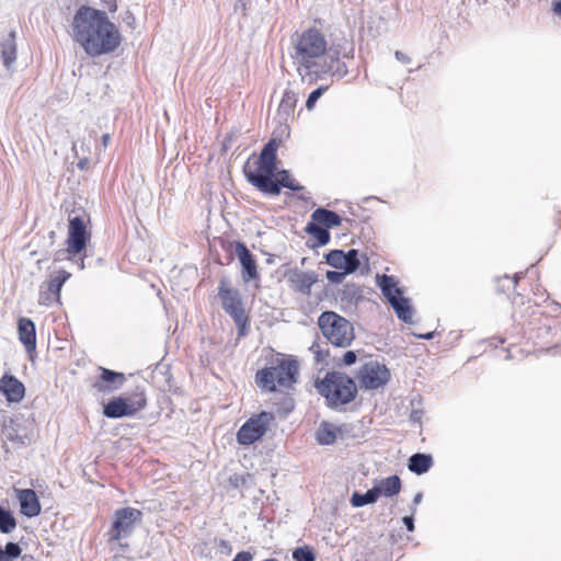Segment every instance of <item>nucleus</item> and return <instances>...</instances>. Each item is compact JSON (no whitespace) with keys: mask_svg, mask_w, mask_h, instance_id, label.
<instances>
[{"mask_svg":"<svg viewBox=\"0 0 561 561\" xmlns=\"http://www.w3.org/2000/svg\"><path fill=\"white\" fill-rule=\"evenodd\" d=\"M72 38L93 58L114 53L122 43V35L106 12L88 5L75 13Z\"/></svg>","mask_w":561,"mask_h":561,"instance_id":"f257e3e1","label":"nucleus"},{"mask_svg":"<svg viewBox=\"0 0 561 561\" xmlns=\"http://www.w3.org/2000/svg\"><path fill=\"white\" fill-rule=\"evenodd\" d=\"M279 142V139L272 137L263 146L256 162L257 168L255 170L244 168L245 179L265 195L278 196L283 188H288L293 192H300L298 198L307 202L310 196L305 192V186L296 182L289 170H278L277 149Z\"/></svg>","mask_w":561,"mask_h":561,"instance_id":"f03ea898","label":"nucleus"},{"mask_svg":"<svg viewBox=\"0 0 561 561\" xmlns=\"http://www.w3.org/2000/svg\"><path fill=\"white\" fill-rule=\"evenodd\" d=\"M314 388L325 399V405L331 410L353 402L358 392L355 380L339 370L328 371L322 379H317Z\"/></svg>","mask_w":561,"mask_h":561,"instance_id":"7ed1b4c3","label":"nucleus"},{"mask_svg":"<svg viewBox=\"0 0 561 561\" xmlns=\"http://www.w3.org/2000/svg\"><path fill=\"white\" fill-rule=\"evenodd\" d=\"M327 46L325 37L314 27L308 28L298 37L295 49L299 64L298 72L302 80L313 82V75L321 65L318 59L325 55Z\"/></svg>","mask_w":561,"mask_h":561,"instance_id":"20e7f679","label":"nucleus"},{"mask_svg":"<svg viewBox=\"0 0 561 561\" xmlns=\"http://www.w3.org/2000/svg\"><path fill=\"white\" fill-rule=\"evenodd\" d=\"M299 374L298 360L295 356L277 358L275 365L259 369L255 382L263 390L276 391V382L280 387L290 388L297 382Z\"/></svg>","mask_w":561,"mask_h":561,"instance_id":"39448f33","label":"nucleus"},{"mask_svg":"<svg viewBox=\"0 0 561 561\" xmlns=\"http://www.w3.org/2000/svg\"><path fill=\"white\" fill-rule=\"evenodd\" d=\"M318 327L325 340L335 347L346 348L355 340L352 322L335 311L321 312Z\"/></svg>","mask_w":561,"mask_h":561,"instance_id":"423d86ee","label":"nucleus"},{"mask_svg":"<svg viewBox=\"0 0 561 561\" xmlns=\"http://www.w3.org/2000/svg\"><path fill=\"white\" fill-rule=\"evenodd\" d=\"M146 405L147 399L144 391L113 397L106 404H104L103 415L107 419L129 417L145 409Z\"/></svg>","mask_w":561,"mask_h":561,"instance_id":"0eeeda50","label":"nucleus"},{"mask_svg":"<svg viewBox=\"0 0 561 561\" xmlns=\"http://www.w3.org/2000/svg\"><path fill=\"white\" fill-rule=\"evenodd\" d=\"M273 421L274 415L271 412L262 411L259 414L252 415L238 430L237 443L242 446H249L260 440Z\"/></svg>","mask_w":561,"mask_h":561,"instance_id":"6e6552de","label":"nucleus"},{"mask_svg":"<svg viewBox=\"0 0 561 561\" xmlns=\"http://www.w3.org/2000/svg\"><path fill=\"white\" fill-rule=\"evenodd\" d=\"M33 433V422L24 419L23 415H14L2 423V438L3 442H11L16 447H24L31 443ZM8 453L7 445L3 444Z\"/></svg>","mask_w":561,"mask_h":561,"instance_id":"1a4fd4ad","label":"nucleus"},{"mask_svg":"<svg viewBox=\"0 0 561 561\" xmlns=\"http://www.w3.org/2000/svg\"><path fill=\"white\" fill-rule=\"evenodd\" d=\"M142 513L134 507L118 508L114 513V519L108 531L110 541H118L122 538L129 537L135 524L140 522Z\"/></svg>","mask_w":561,"mask_h":561,"instance_id":"9d476101","label":"nucleus"},{"mask_svg":"<svg viewBox=\"0 0 561 561\" xmlns=\"http://www.w3.org/2000/svg\"><path fill=\"white\" fill-rule=\"evenodd\" d=\"M390 370L378 362L365 363L357 373L360 386L367 390H376L383 387L390 380Z\"/></svg>","mask_w":561,"mask_h":561,"instance_id":"9b49d317","label":"nucleus"},{"mask_svg":"<svg viewBox=\"0 0 561 561\" xmlns=\"http://www.w3.org/2000/svg\"><path fill=\"white\" fill-rule=\"evenodd\" d=\"M90 240V233L87 230L84 218L80 215L69 217L67 252L69 254H79L85 250Z\"/></svg>","mask_w":561,"mask_h":561,"instance_id":"f8f14e48","label":"nucleus"},{"mask_svg":"<svg viewBox=\"0 0 561 561\" xmlns=\"http://www.w3.org/2000/svg\"><path fill=\"white\" fill-rule=\"evenodd\" d=\"M125 382V374L100 367V375L92 382L91 387L99 393L108 394L121 389Z\"/></svg>","mask_w":561,"mask_h":561,"instance_id":"ddd939ff","label":"nucleus"},{"mask_svg":"<svg viewBox=\"0 0 561 561\" xmlns=\"http://www.w3.org/2000/svg\"><path fill=\"white\" fill-rule=\"evenodd\" d=\"M236 254L241 265V274L244 283L260 278L256 261L244 242H236Z\"/></svg>","mask_w":561,"mask_h":561,"instance_id":"4468645a","label":"nucleus"},{"mask_svg":"<svg viewBox=\"0 0 561 561\" xmlns=\"http://www.w3.org/2000/svg\"><path fill=\"white\" fill-rule=\"evenodd\" d=\"M286 277L294 291L306 296L311 294V287L318 282L316 272H304L298 268L288 271Z\"/></svg>","mask_w":561,"mask_h":561,"instance_id":"2eb2a0df","label":"nucleus"},{"mask_svg":"<svg viewBox=\"0 0 561 561\" xmlns=\"http://www.w3.org/2000/svg\"><path fill=\"white\" fill-rule=\"evenodd\" d=\"M0 393L9 403H20L25 396V386L14 375L5 373L0 378Z\"/></svg>","mask_w":561,"mask_h":561,"instance_id":"dca6fc26","label":"nucleus"},{"mask_svg":"<svg viewBox=\"0 0 561 561\" xmlns=\"http://www.w3.org/2000/svg\"><path fill=\"white\" fill-rule=\"evenodd\" d=\"M71 274L60 270L49 282L46 290L39 293V305L49 306L53 301L60 300V291L64 284L70 278Z\"/></svg>","mask_w":561,"mask_h":561,"instance_id":"f3484780","label":"nucleus"},{"mask_svg":"<svg viewBox=\"0 0 561 561\" xmlns=\"http://www.w3.org/2000/svg\"><path fill=\"white\" fill-rule=\"evenodd\" d=\"M20 502V513L27 517H36L42 512V505L33 489H15Z\"/></svg>","mask_w":561,"mask_h":561,"instance_id":"a211bd4d","label":"nucleus"},{"mask_svg":"<svg viewBox=\"0 0 561 561\" xmlns=\"http://www.w3.org/2000/svg\"><path fill=\"white\" fill-rule=\"evenodd\" d=\"M348 72L347 66L344 61H341L339 56L335 57L330 55L329 60L323 59V62L318 67L313 75V81L322 79L325 75H332L339 79L345 77Z\"/></svg>","mask_w":561,"mask_h":561,"instance_id":"6ab92c4d","label":"nucleus"},{"mask_svg":"<svg viewBox=\"0 0 561 561\" xmlns=\"http://www.w3.org/2000/svg\"><path fill=\"white\" fill-rule=\"evenodd\" d=\"M19 340L27 353L36 350V327L33 320L22 317L18 320Z\"/></svg>","mask_w":561,"mask_h":561,"instance_id":"aec40b11","label":"nucleus"},{"mask_svg":"<svg viewBox=\"0 0 561 561\" xmlns=\"http://www.w3.org/2000/svg\"><path fill=\"white\" fill-rule=\"evenodd\" d=\"M0 57L3 66L10 69L18 57L16 32L10 31L7 36L0 39Z\"/></svg>","mask_w":561,"mask_h":561,"instance_id":"412c9836","label":"nucleus"},{"mask_svg":"<svg viewBox=\"0 0 561 561\" xmlns=\"http://www.w3.org/2000/svg\"><path fill=\"white\" fill-rule=\"evenodd\" d=\"M346 424L335 426L328 421H322L316 432V440L322 446L333 445L337 435H343L346 432Z\"/></svg>","mask_w":561,"mask_h":561,"instance_id":"4be33fe9","label":"nucleus"},{"mask_svg":"<svg viewBox=\"0 0 561 561\" xmlns=\"http://www.w3.org/2000/svg\"><path fill=\"white\" fill-rule=\"evenodd\" d=\"M218 297L222 308L243 304L241 293L239 289L231 287L227 276H222L219 279Z\"/></svg>","mask_w":561,"mask_h":561,"instance_id":"5701e85b","label":"nucleus"},{"mask_svg":"<svg viewBox=\"0 0 561 561\" xmlns=\"http://www.w3.org/2000/svg\"><path fill=\"white\" fill-rule=\"evenodd\" d=\"M377 284L388 304L404 295L398 279L393 275H377Z\"/></svg>","mask_w":561,"mask_h":561,"instance_id":"b1692460","label":"nucleus"},{"mask_svg":"<svg viewBox=\"0 0 561 561\" xmlns=\"http://www.w3.org/2000/svg\"><path fill=\"white\" fill-rule=\"evenodd\" d=\"M222 309L233 320L238 330V336H247L249 334L250 317L247 314L245 309L243 308V304L226 307Z\"/></svg>","mask_w":561,"mask_h":561,"instance_id":"393cba45","label":"nucleus"},{"mask_svg":"<svg viewBox=\"0 0 561 561\" xmlns=\"http://www.w3.org/2000/svg\"><path fill=\"white\" fill-rule=\"evenodd\" d=\"M374 488L377 489L378 496L392 497L401 491L402 483L401 479L397 474L389 476L387 478L376 480Z\"/></svg>","mask_w":561,"mask_h":561,"instance_id":"a878e982","label":"nucleus"},{"mask_svg":"<svg viewBox=\"0 0 561 561\" xmlns=\"http://www.w3.org/2000/svg\"><path fill=\"white\" fill-rule=\"evenodd\" d=\"M433 467V457L425 453H415L408 460V469L417 474H424Z\"/></svg>","mask_w":561,"mask_h":561,"instance_id":"bb28decb","label":"nucleus"},{"mask_svg":"<svg viewBox=\"0 0 561 561\" xmlns=\"http://www.w3.org/2000/svg\"><path fill=\"white\" fill-rule=\"evenodd\" d=\"M311 218L313 221L320 222L322 226H324L328 230L331 228H335L341 226L342 218L341 216L330 209H327L324 207H319L311 214Z\"/></svg>","mask_w":561,"mask_h":561,"instance_id":"cd10ccee","label":"nucleus"},{"mask_svg":"<svg viewBox=\"0 0 561 561\" xmlns=\"http://www.w3.org/2000/svg\"><path fill=\"white\" fill-rule=\"evenodd\" d=\"M397 314L398 319L404 323L411 324L413 322V306L410 298L404 295L389 304Z\"/></svg>","mask_w":561,"mask_h":561,"instance_id":"c85d7f7f","label":"nucleus"},{"mask_svg":"<svg viewBox=\"0 0 561 561\" xmlns=\"http://www.w3.org/2000/svg\"><path fill=\"white\" fill-rule=\"evenodd\" d=\"M339 297L343 304L357 306L358 302L363 300V290L354 283H346L343 285Z\"/></svg>","mask_w":561,"mask_h":561,"instance_id":"c756f323","label":"nucleus"},{"mask_svg":"<svg viewBox=\"0 0 561 561\" xmlns=\"http://www.w3.org/2000/svg\"><path fill=\"white\" fill-rule=\"evenodd\" d=\"M305 231L312 236L316 240L317 247H324L330 242L331 236L330 230H328L324 226H322L318 221H313L312 219L306 225Z\"/></svg>","mask_w":561,"mask_h":561,"instance_id":"7c9ffc66","label":"nucleus"},{"mask_svg":"<svg viewBox=\"0 0 561 561\" xmlns=\"http://www.w3.org/2000/svg\"><path fill=\"white\" fill-rule=\"evenodd\" d=\"M297 100L298 96L295 91L285 90L278 106V116L282 119H287L294 113Z\"/></svg>","mask_w":561,"mask_h":561,"instance_id":"2f4dec72","label":"nucleus"},{"mask_svg":"<svg viewBox=\"0 0 561 561\" xmlns=\"http://www.w3.org/2000/svg\"><path fill=\"white\" fill-rule=\"evenodd\" d=\"M379 496L377 494V489L374 486L367 490L365 493H360L358 491H354L350 497V503L353 507H363L365 505L375 504L378 501Z\"/></svg>","mask_w":561,"mask_h":561,"instance_id":"473e14b6","label":"nucleus"},{"mask_svg":"<svg viewBox=\"0 0 561 561\" xmlns=\"http://www.w3.org/2000/svg\"><path fill=\"white\" fill-rule=\"evenodd\" d=\"M23 552L22 540L21 541H8L0 552V561H16Z\"/></svg>","mask_w":561,"mask_h":561,"instance_id":"72a5a7b5","label":"nucleus"},{"mask_svg":"<svg viewBox=\"0 0 561 561\" xmlns=\"http://www.w3.org/2000/svg\"><path fill=\"white\" fill-rule=\"evenodd\" d=\"M18 522L13 513L0 504V531L11 534L16 528Z\"/></svg>","mask_w":561,"mask_h":561,"instance_id":"f704fd0d","label":"nucleus"},{"mask_svg":"<svg viewBox=\"0 0 561 561\" xmlns=\"http://www.w3.org/2000/svg\"><path fill=\"white\" fill-rule=\"evenodd\" d=\"M293 559L295 561H316V551L311 546H300L293 550Z\"/></svg>","mask_w":561,"mask_h":561,"instance_id":"c9c22d12","label":"nucleus"},{"mask_svg":"<svg viewBox=\"0 0 561 561\" xmlns=\"http://www.w3.org/2000/svg\"><path fill=\"white\" fill-rule=\"evenodd\" d=\"M324 259H325L327 264H329L330 266H332V267H334L336 270H342L343 271L344 250H341V249L330 250L324 255Z\"/></svg>","mask_w":561,"mask_h":561,"instance_id":"e433bc0d","label":"nucleus"},{"mask_svg":"<svg viewBox=\"0 0 561 561\" xmlns=\"http://www.w3.org/2000/svg\"><path fill=\"white\" fill-rule=\"evenodd\" d=\"M329 89V85H321L310 92L308 99L306 101L307 110H312L316 106L317 101L322 96V94Z\"/></svg>","mask_w":561,"mask_h":561,"instance_id":"4c0bfd02","label":"nucleus"},{"mask_svg":"<svg viewBox=\"0 0 561 561\" xmlns=\"http://www.w3.org/2000/svg\"><path fill=\"white\" fill-rule=\"evenodd\" d=\"M362 265L360 261H355L353 259H350L344 253V265L343 271L348 275L355 273Z\"/></svg>","mask_w":561,"mask_h":561,"instance_id":"58836bf2","label":"nucleus"},{"mask_svg":"<svg viewBox=\"0 0 561 561\" xmlns=\"http://www.w3.org/2000/svg\"><path fill=\"white\" fill-rule=\"evenodd\" d=\"M357 360V354L354 351H346L344 355L336 362L337 366H351Z\"/></svg>","mask_w":561,"mask_h":561,"instance_id":"ea45409f","label":"nucleus"},{"mask_svg":"<svg viewBox=\"0 0 561 561\" xmlns=\"http://www.w3.org/2000/svg\"><path fill=\"white\" fill-rule=\"evenodd\" d=\"M347 274L340 270V271H328L327 274H325V277L331 283V284H341L345 276Z\"/></svg>","mask_w":561,"mask_h":561,"instance_id":"a19ab883","label":"nucleus"},{"mask_svg":"<svg viewBox=\"0 0 561 561\" xmlns=\"http://www.w3.org/2000/svg\"><path fill=\"white\" fill-rule=\"evenodd\" d=\"M346 256L350 259H353L355 261H360L362 263L368 264L369 260L368 256L365 253L359 254L358 250L356 249H350L347 252H345Z\"/></svg>","mask_w":561,"mask_h":561,"instance_id":"79ce46f5","label":"nucleus"},{"mask_svg":"<svg viewBox=\"0 0 561 561\" xmlns=\"http://www.w3.org/2000/svg\"><path fill=\"white\" fill-rule=\"evenodd\" d=\"M402 523L405 526L408 531H414V529H415L414 514L411 513V515L404 516L402 518Z\"/></svg>","mask_w":561,"mask_h":561,"instance_id":"37998d69","label":"nucleus"},{"mask_svg":"<svg viewBox=\"0 0 561 561\" xmlns=\"http://www.w3.org/2000/svg\"><path fill=\"white\" fill-rule=\"evenodd\" d=\"M232 561H253V554L250 551H240Z\"/></svg>","mask_w":561,"mask_h":561,"instance_id":"c03bdc74","label":"nucleus"},{"mask_svg":"<svg viewBox=\"0 0 561 561\" xmlns=\"http://www.w3.org/2000/svg\"><path fill=\"white\" fill-rule=\"evenodd\" d=\"M423 411L421 409H413L410 414V421L413 423H421Z\"/></svg>","mask_w":561,"mask_h":561,"instance_id":"a18cd8bd","label":"nucleus"},{"mask_svg":"<svg viewBox=\"0 0 561 561\" xmlns=\"http://www.w3.org/2000/svg\"><path fill=\"white\" fill-rule=\"evenodd\" d=\"M422 497H423V494L421 492H417L414 497H413V501H412V504L410 506V511L412 514L415 513L416 511V506L421 503L422 501Z\"/></svg>","mask_w":561,"mask_h":561,"instance_id":"49530a36","label":"nucleus"},{"mask_svg":"<svg viewBox=\"0 0 561 561\" xmlns=\"http://www.w3.org/2000/svg\"><path fill=\"white\" fill-rule=\"evenodd\" d=\"M234 8L236 10L241 9L243 15H245L249 9V0H237Z\"/></svg>","mask_w":561,"mask_h":561,"instance_id":"de8ad7c7","label":"nucleus"},{"mask_svg":"<svg viewBox=\"0 0 561 561\" xmlns=\"http://www.w3.org/2000/svg\"><path fill=\"white\" fill-rule=\"evenodd\" d=\"M394 56H396V58L399 61H401L403 64H410L411 62V58L408 55H405L404 53L400 51V50H396Z\"/></svg>","mask_w":561,"mask_h":561,"instance_id":"09e8293b","label":"nucleus"},{"mask_svg":"<svg viewBox=\"0 0 561 561\" xmlns=\"http://www.w3.org/2000/svg\"><path fill=\"white\" fill-rule=\"evenodd\" d=\"M104 7L108 9L110 12H115L117 10L116 0H101Z\"/></svg>","mask_w":561,"mask_h":561,"instance_id":"8fccbe9b","label":"nucleus"},{"mask_svg":"<svg viewBox=\"0 0 561 561\" xmlns=\"http://www.w3.org/2000/svg\"><path fill=\"white\" fill-rule=\"evenodd\" d=\"M552 12L561 18V0H552L551 2Z\"/></svg>","mask_w":561,"mask_h":561,"instance_id":"3c124183","label":"nucleus"},{"mask_svg":"<svg viewBox=\"0 0 561 561\" xmlns=\"http://www.w3.org/2000/svg\"><path fill=\"white\" fill-rule=\"evenodd\" d=\"M413 335L417 339H421V340H432L434 336H435V332L434 331H431V332H426V333H421V334H417V333H413Z\"/></svg>","mask_w":561,"mask_h":561,"instance_id":"603ef678","label":"nucleus"},{"mask_svg":"<svg viewBox=\"0 0 561 561\" xmlns=\"http://www.w3.org/2000/svg\"><path fill=\"white\" fill-rule=\"evenodd\" d=\"M124 22L127 26L134 27L135 24V18L130 12H127L126 16L124 18Z\"/></svg>","mask_w":561,"mask_h":561,"instance_id":"864d4df0","label":"nucleus"},{"mask_svg":"<svg viewBox=\"0 0 561 561\" xmlns=\"http://www.w3.org/2000/svg\"><path fill=\"white\" fill-rule=\"evenodd\" d=\"M218 546L221 548L222 551L224 550H227V551L231 550V546H230L229 541L226 540V539H219Z\"/></svg>","mask_w":561,"mask_h":561,"instance_id":"5fc2aeb1","label":"nucleus"},{"mask_svg":"<svg viewBox=\"0 0 561 561\" xmlns=\"http://www.w3.org/2000/svg\"><path fill=\"white\" fill-rule=\"evenodd\" d=\"M524 276H525V273H523V272L515 273L512 278L513 286L515 287L517 285V283L519 282V279H522Z\"/></svg>","mask_w":561,"mask_h":561,"instance_id":"6e6d98bb","label":"nucleus"},{"mask_svg":"<svg viewBox=\"0 0 561 561\" xmlns=\"http://www.w3.org/2000/svg\"><path fill=\"white\" fill-rule=\"evenodd\" d=\"M19 559H20V561H33V556L32 554H27V553L23 554V552H22L21 557Z\"/></svg>","mask_w":561,"mask_h":561,"instance_id":"4d7b16f0","label":"nucleus"},{"mask_svg":"<svg viewBox=\"0 0 561 561\" xmlns=\"http://www.w3.org/2000/svg\"><path fill=\"white\" fill-rule=\"evenodd\" d=\"M108 141H110V135L108 134H104L102 136V144H103V146H107Z\"/></svg>","mask_w":561,"mask_h":561,"instance_id":"13d9d810","label":"nucleus"},{"mask_svg":"<svg viewBox=\"0 0 561 561\" xmlns=\"http://www.w3.org/2000/svg\"><path fill=\"white\" fill-rule=\"evenodd\" d=\"M87 164H88V160H87V159H84V160H80V161L78 162V168H79V169H81V170H83V169L85 168V165H87Z\"/></svg>","mask_w":561,"mask_h":561,"instance_id":"bf43d9fd","label":"nucleus"},{"mask_svg":"<svg viewBox=\"0 0 561 561\" xmlns=\"http://www.w3.org/2000/svg\"><path fill=\"white\" fill-rule=\"evenodd\" d=\"M80 270L84 268V257H80L77 262Z\"/></svg>","mask_w":561,"mask_h":561,"instance_id":"052dcab7","label":"nucleus"},{"mask_svg":"<svg viewBox=\"0 0 561 561\" xmlns=\"http://www.w3.org/2000/svg\"><path fill=\"white\" fill-rule=\"evenodd\" d=\"M287 404H288V407H287V409H286V410H287V412L293 411V409H294V400H293V399H289V401H288V403H287Z\"/></svg>","mask_w":561,"mask_h":561,"instance_id":"680f3d73","label":"nucleus"},{"mask_svg":"<svg viewBox=\"0 0 561 561\" xmlns=\"http://www.w3.org/2000/svg\"><path fill=\"white\" fill-rule=\"evenodd\" d=\"M266 263L267 264L274 263V256L272 254H270L268 257L266 259Z\"/></svg>","mask_w":561,"mask_h":561,"instance_id":"e2e57ef3","label":"nucleus"},{"mask_svg":"<svg viewBox=\"0 0 561 561\" xmlns=\"http://www.w3.org/2000/svg\"><path fill=\"white\" fill-rule=\"evenodd\" d=\"M55 237V231L49 232V238L53 239Z\"/></svg>","mask_w":561,"mask_h":561,"instance_id":"0e129e2a","label":"nucleus"},{"mask_svg":"<svg viewBox=\"0 0 561 561\" xmlns=\"http://www.w3.org/2000/svg\"><path fill=\"white\" fill-rule=\"evenodd\" d=\"M375 197L374 196H370V197H366L365 201H369V199H374Z\"/></svg>","mask_w":561,"mask_h":561,"instance_id":"69168bd1","label":"nucleus"},{"mask_svg":"<svg viewBox=\"0 0 561 561\" xmlns=\"http://www.w3.org/2000/svg\"><path fill=\"white\" fill-rule=\"evenodd\" d=\"M321 352H317V358L319 359Z\"/></svg>","mask_w":561,"mask_h":561,"instance_id":"338daca9","label":"nucleus"}]
</instances>
